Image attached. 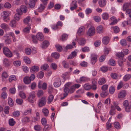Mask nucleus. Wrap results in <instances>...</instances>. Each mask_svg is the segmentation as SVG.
<instances>
[{
	"instance_id": "obj_1",
	"label": "nucleus",
	"mask_w": 131,
	"mask_h": 131,
	"mask_svg": "<svg viewBox=\"0 0 131 131\" xmlns=\"http://www.w3.org/2000/svg\"><path fill=\"white\" fill-rule=\"evenodd\" d=\"M3 53L7 57L9 58L12 57L13 53L8 48L5 47L3 48Z\"/></svg>"
},
{
	"instance_id": "obj_2",
	"label": "nucleus",
	"mask_w": 131,
	"mask_h": 131,
	"mask_svg": "<svg viewBox=\"0 0 131 131\" xmlns=\"http://www.w3.org/2000/svg\"><path fill=\"white\" fill-rule=\"evenodd\" d=\"M46 103V99L45 97H43L39 100L38 101V106L40 107L44 106Z\"/></svg>"
},
{
	"instance_id": "obj_3",
	"label": "nucleus",
	"mask_w": 131,
	"mask_h": 131,
	"mask_svg": "<svg viewBox=\"0 0 131 131\" xmlns=\"http://www.w3.org/2000/svg\"><path fill=\"white\" fill-rule=\"evenodd\" d=\"M127 94L126 91L125 90H122L118 94V97L119 98H124Z\"/></svg>"
},
{
	"instance_id": "obj_4",
	"label": "nucleus",
	"mask_w": 131,
	"mask_h": 131,
	"mask_svg": "<svg viewBox=\"0 0 131 131\" xmlns=\"http://www.w3.org/2000/svg\"><path fill=\"white\" fill-rule=\"evenodd\" d=\"M97 56L95 54L91 55V61L92 64H94L97 60Z\"/></svg>"
},
{
	"instance_id": "obj_5",
	"label": "nucleus",
	"mask_w": 131,
	"mask_h": 131,
	"mask_svg": "<svg viewBox=\"0 0 131 131\" xmlns=\"http://www.w3.org/2000/svg\"><path fill=\"white\" fill-rule=\"evenodd\" d=\"M61 83L60 79L57 78L56 79L55 81L54 82L53 85L55 87L58 88L60 86Z\"/></svg>"
},
{
	"instance_id": "obj_6",
	"label": "nucleus",
	"mask_w": 131,
	"mask_h": 131,
	"mask_svg": "<svg viewBox=\"0 0 131 131\" xmlns=\"http://www.w3.org/2000/svg\"><path fill=\"white\" fill-rule=\"evenodd\" d=\"M95 31V30L94 27L90 28L89 29L87 34L89 36H92L94 34Z\"/></svg>"
},
{
	"instance_id": "obj_7",
	"label": "nucleus",
	"mask_w": 131,
	"mask_h": 131,
	"mask_svg": "<svg viewBox=\"0 0 131 131\" xmlns=\"http://www.w3.org/2000/svg\"><path fill=\"white\" fill-rule=\"evenodd\" d=\"M64 92L63 96L61 98V100L64 99L68 95V93L69 92L68 88L66 86L65 87L64 89Z\"/></svg>"
},
{
	"instance_id": "obj_8",
	"label": "nucleus",
	"mask_w": 131,
	"mask_h": 131,
	"mask_svg": "<svg viewBox=\"0 0 131 131\" xmlns=\"http://www.w3.org/2000/svg\"><path fill=\"white\" fill-rule=\"evenodd\" d=\"M107 1L106 0H99V4L101 7H105Z\"/></svg>"
},
{
	"instance_id": "obj_9",
	"label": "nucleus",
	"mask_w": 131,
	"mask_h": 131,
	"mask_svg": "<svg viewBox=\"0 0 131 131\" xmlns=\"http://www.w3.org/2000/svg\"><path fill=\"white\" fill-rule=\"evenodd\" d=\"M37 39L40 41H42L44 39L43 35L41 33H38L36 36Z\"/></svg>"
},
{
	"instance_id": "obj_10",
	"label": "nucleus",
	"mask_w": 131,
	"mask_h": 131,
	"mask_svg": "<svg viewBox=\"0 0 131 131\" xmlns=\"http://www.w3.org/2000/svg\"><path fill=\"white\" fill-rule=\"evenodd\" d=\"M47 5H45L44 4H40L38 10L39 12H41L44 10Z\"/></svg>"
},
{
	"instance_id": "obj_11",
	"label": "nucleus",
	"mask_w": 131,
	"mask_h": 131,
	"mask_svg": "<svg viewBox=\"0 0 131 131\" xmlns=\"http://www.w3.org/2000/svg\"><path fill=\"white\" fill-rule=\"evenodd\" d=\"M37 0H30L29 2V7L31 8H33L35 6L36 2Z\"/></svg>"
},
{
	"instance_id": "obj_12",
	"label": "nucleus",
	"mask_w": 131,
	"mask_h": 131,
	"mask_svg": "<svg viewBox=\"0 0 131 131\" xmlns=\"http://www.w3.org/2000/svg\"><path fill=\"white\" fill-rule=\"evenodd\" d=\"M77 2L76 1H72L71 4V5L72 6L70 8L71 10H73L77 8Z\"/></svg>"
},
{
	"instance_id": "obj_13",
	"label": "nucleus",
	"mask_w": 131,
	"mask_h": 131,
	"mask_svg": "<svg viewBox=\"0 0 131 131\" xmlns=\"http://www.w3.org/2000/svg\"><path fill=\"white\" fill-rule=\"evenodd\" d=\"M111 23L110 24L111 25H114L117 23V21L116 18L114 16L110 18Z\"/></svg>"
},
{
	"instance_id": "obj_14",
	"label": "nucleus",
	"mask_w": 131,
	"mask_h": 131,
	"mask_svg": "<svg viewBox=\"0 0 131 131\" xmlns=\"http://www.w3.org/2000/svg\"><path fill=\"white\" fill-rule=\"evenodd\" d=\"M110 40L109 38L107 36L104 37L103 38L102 42L104 45H106L108 44Z\"/></svg>"
},
{
	"instance_id": "obj_15",
	"label": "nucleus",
	"mask_w": 131,
	"mask_h": 131,
	"mask_svg": "<svg viewBox=\"0 0 131 131\" xmlns=\"http://www.w3.org/2000/svg\"><path fill=\"white\" fill-rule=\"evenodd\" d=\"M39 68L38 67L34 66L30 68V71L32 72H35L39 71Z\"/></svg>"
},
{
	"instance_id": "obj_16",
	"label": "nucleus",
	"mask_w": 131,
	"mask_h": 131,
	"mask_svg": "<svg viewBox=\"0 0 131 131\" xmlns=\"http://www.w3.org/2000/svg\"><path fill=\"white\" fill-rule=\"evenodd\" d=\"M4 37L6 38L5 41V43L6 45H9L11 43L12 41L9 36H4Z\"/></svg>"
},
{
	"instance_id": "obj_17",
	"label": "nucleus",
	"mask_w": 131,
	"mask_h": 131,
	"mask_svg": "<svg viewBox=\"0 0 131 131\" xmlns=\"http://www.w3.org/2000/svg\"><path fill=\"white\" fill-rule=\"evenodd\" d=\"M3 65L5 67H8L10 66V63L9 60L7 59H4L3 62Z\"/></svg>"
},
{
	"instance_id": "obj_18",
	"label": "nucleus",
	"mask_w": 131,
	"mask_h": 131,
	"mask_svg": "<svg viewBox=\"0 0 131 131\" xmlns=\"http://www.w3.org/2000/svg\"><path fill=\"white\" fill-rule=\"evenodd\" d=\"M10 13V12L9 11H4L3 12V16L4 18V20L5 21H7L5 19L8 16Z\"/></svg>"
},
{
	"instance_id": "obj_19",
	"label": "nucleus",
	"mask_w": 131,
	"mask_h": 131,
	"mask_svg": "<svg viewBox=\"0 0 131 131\" xmlns=\"http://www.w3.org/2000/svg\"><path fill=\"white\" fill-rule=\"evenodd\" d=\"M111 28L113 29L114 32L115 33H117L120 31V29L117 26L112 27H111Z\"/></svg>"
},
{
	"instance_id": "obj_20",
	"label": "nucleus",
	"mask_w": 131,
	"mask_h": 131,
	"mask_svg": "<svg viewBox=\"0 0 131 131\" xmlns=\"http://www.w3.org/2000/svg\"><path fill=\"white\" fill-rule=\"evenodd\" d=\"M106 82L105 79L104 78L100 79L98 81V84L100 85H102L105 83Z\"/></svg>"
},
{
	"instance_id": "obj_21",
	"label": "nucleus",
	"mask_w": 131,
	"mask_h": 131,
	"mask_svg": "<svg viewBox=\"0 0 131 131\" xmlns=\"http://www.w3.org/2000/svg\"><path fill=\"white\" fill-rule=\"evenodd\" d=\"M49 44V42L48 41L45 40L43 42L42 48L43 49L46 48L48 46Z\"/></svg>"
},
{
	"instance_id": "obj_22",
	"label": "nucleus",
	"mask_w": 131,
	"mask_h": 131,
	"mask_svg": "<svg viewBox=\"0 0 131 131\" xmlns=\"http://www.w3.org/2000/svg\"><path fill=\"white\" fill-rule=\"evenodd\" d=\"M77 56V52L74 51L72 52L71 54L70 55L68 58V59H71Z\"/></svg>"
},
{
	"instance_id": "obj_23",
	"label": "nucleus",
	"mask_w": 131,
	"mask_h": 131,
	"mask_svg": "<svg viewBox=\"0 0 131 131\" xmlns=\"http://www.w3.org/2000/svg\"><path fill=\"white\" fill-rule=\"evenodd\" d=\"M98 33L101 34L103 32V28L102 26H98L96 29Z\"/></svg>"
},
{
	"instance_id": "obj_24",
	"label": "nucleus",
	"mask_w": 131,
	"mask_h": 131,
	"mask_svg": "<svg viewBox=\"0 0 131 131\" xmlns=\"http://www.w3.org/2000/svg\"><path fill=\"white\" fill-rule=\"evenodd\" d=\"M51 125L47 124L45 125L43 130V131H49L51 129Z\"/></svg>"
},
{
	"instance_id": "obj_25",
	"label": "nucleus",
	"mask_w": 131,
	"mask_h": 131,
	"mask_svg": "<svg viewBox=\"0 0 131 131\" xmlns=\"http://www.w3.org/2000/svg\"><path fill=\"white\" fill-rule=\"evenodd\" d=\"M24 81L26 84H28L31 82L29 77H26L24 79Z\"/></svg>"
},
{
	"instance_id": "obj_26",
	"label": "nucleus",
	"mask_w": 131,
	"mask_h": 131,
	"mask_svg": "<svg viewBox=\"0 0 131 131\" xmlns=\"http://www.w3.org/2000/svg\"><path fill=\"white\" fill-rule=\"evenodd\" d=\"M131 76L130 74H126L124 77L123 80L124 81H126L129 80L131 78Z\"/></svg>"
},
{
	"instance_id": "obj_27",
	"label": "nucleus",
	"mask_w": 131,
	"mask_h": 131,
	"mask_svg": "<svg viewBox=\"0 0 131 131\" xmlns=\"http://www.w3.org/2000/svg\"><path fill=\"white\" fill-rule=\"evenodd\" d=\"M51 56L52 57L56 59H58L60 57V54L58 53L55 52L52 53Z\"/></svg>"
},
{
	"instance_id": "obj_28",
	"label": "nucleus",
	"mask_w": 131,
	"mask_h": 131,
	"mask_svg": "<svg viewBox=\"0 0 131 131\" xmlns=\"http://www.w3.org/2000/svg\"><path fill=\"white\" fill-rule=\"evenodd\" d=\"M20 8L24 13H25L27 11L28 9L27 7L24 5H22L21 6Z\"/></svg>"
},
{
	"instance_id": "obj_29",
	"label": "nucleus",
	"mask_w": 131,
	"mask_h": 131,
	"mask_svg": "<svg viewBox=\"0 0 131 131\" xmlns=\"http://www.w3.org/2000/svg\"><path fill=\"white\" fill-rule=\"evenodd\" d=\"M85 40L83 38L80 39L78 41V43L81 45L83 46L85 43Z\"/></svg>"
},
{
	"instance_id": "obj_30",
	"label": "nucleus",
	"mask_w": 131,
	"mask_h": 131,
	"mask_svg": "<svg viewBox=\"0 0 131 131\" xmlns=\"http://www.w3.org/2000/svg\"><path fill=\"white\" fill-rule=\"evenodd\" d=\"M115 110L114 106H111V110L110 111V114L111 115H113L115 114Z\"/></svg>"
},
{
	"instance_id": "obj_31",
	"label": "nucleus",
	"mask_w": 131,
	"mask_h": 131,
	"mask_svg": "<svg viewBox=\"0 0 131 131\" xmlns=\"http://www.w3.org/2000/svg\"><path fill=\"white\" fill-rule=\"evenodd\" d=\"M15 123V122L13 118H10L9 119V125L13 126L14 125Z\"/></svg>"
},
{
	"instance_id": "obj_32",
	"label": "nucleus",
	"mask_w": 131,
	"mask_h": 131,
	"mask_svg": "<svg viewBox=\"0 0 131 131\" xmlns=\"http://www.w3.org/2000/svg\"><path fill=\"white\" fill-rule=\"evenodd\" d=\"M44 75V72L42 71H40L38 73L37 77L38 78L41 79L43 78Z\"/></svg>"
},
{
	"instance_id": "obj_33",
	"label": "nucleus",
	"mask_w": 131,
	"mask_h": 131,
	"mask_svg": "<svg viewBox=\"0 0 131 131\" xmlns=\"http://www.w3.org/2000/svg\"><path fill=\"white\" fill-rule=\"evenodd\" d=\"M130 4L128 3H124L123 5V10L124 11L126 9L129 7Z\"/></svg>"
},
{
	"instance_id": "obj_34",
	"label": "nucleus",
	"mask_w": 131,
	"mask_h": 131,
	"mask_svg": "<svg viewBox=\"0 0 131 131\" xmlns=\"http://www.w3.org/2000/svg\"><path fill=\"white\" fill-rule=\"evenodd\" d=\"M88 80V79L86 77H82L80 78V81L81 82H86Z\"/></svg>"
},
{
	"instance_id": "obj_35",
	"label": "nucleus",
	"mask_w": 131,
	"mask_h": 131,
	"mask_svg": "<svg viewBox=\"0 0 131 131\" xmlns=\"http://www.w3.org/2000/svg\"><path fill=\"white\" fill-rule=\"evenodd\" d=\"M32 109L29 108L28 109L25 110L24 111V114L25 115H27L31 114Z\"/></svg>"
},
{
	"instance_id": "obj_36",
	"label": "nucleus",
	"mask_w": 131,
	"mask_h": 131,
	"mask_svg": "<svg viewBox=\"0 0 131 131\" xmlns=\"http://www.w3.org/2000/svg\"><path fill=\"white\" fill-rule=\"evenodd\" d=\"M23 60L25 63L28 64H30L31 63V61L29 58L27 57H24Z\"/></svg>"
},
{
	"instance_id": "obj_37",
	"label": "nucleus",
	"mask_w": 131,
	"mask_h": 131,
	"mask_svg": "<svg viewBox=\"0 0 131 131\" xmlns=\"http://www.w3.org/2000/svg\"><path fill=\"white\" fill-rule=\"evenodd\" d=\"M42 112L45 116H47L48 115L49 111L46 108H43L42 110Z\"/></svg>"
},
{
	"instance_id": "obj_38",
	"label": "nucleus",
	"mask_w": 131,
	"mask_h": 131,
	"mask_svg": "<svg viewBox=\"0 0 131 131\" xmlns=\"http://www.w3.org/2000/svg\"><path fill=\"white\" fill-rule=\"evenodd\" d=\"M8 104L10 106H13L14 105V102L12 99L9 97L8 99Z\"/></svg>"
},
{
	"instance_id": "obj_39",
	"label": "nucleus",
	"mask_w": 131,
	"mask_h": 131,
	"mask_svg": "<svg viewBox=\"0 0 131 131\" xmlns=\"http://www.w3.org/2000/svg\"><path fill=\"white\" fill-rule=\"evenodd\" d=\"M19 95L21 98L23 99H25L26 98V94L22 92H20L19 93Z\"/></svg>"
},
{
	"instance_id": "obj_40",
	"label": "nucleus",
	"mask_w": 131,
	"mask_h": 131,
	"mask_svg": "<svg viewBox=\"0 0 131 131\" xmlns=\"http://www.w3.org/2000/svg\"><path fill=\"white\" fill-rule=\"evenodd\" d=\"M102 18L104 20H107L109 18L108 14L107 13H104L102 15Z\"/></svg>"
},
{
	"instance_id": "obj_41",
	"label": "nucleus",
	"mask_w": 131,
	"mask_h": 131,
	"mask_svg": "<svg viewBox=\"0 0 131 131\" xmlns=\"http://www.w3.org/2000/svg\"><path fill=\"white\" fill-rule=\"evenodd\" d=\"M114 127L117 129H119L121 128V126L119 123L117 122H116L114 123Z\"/></svg>"
},
{
	"instance_id": "obj_42",
	"label": "nucleus",
	"mask_w": 131,
	"mask_h": 131,
	"mask_svg": "<svg viewBox=\"0 0 131 131\" xmlns=\"http://www.w3.org/2000/svg\"><path fill=\"white\" fill-rule=\"evenodd\" d=\"M53 96L52 95H50L48 98V103L49 104L51 103L53 101Z\"/></svg>"
},
{
	"instance_id": "obj_43",
	"label": "nucleus",
	"mask_w": 131,
	"mask_h": 131,
	"mask_svg": "<svg viewBox=\"0 0 131 131\" xmlns=\"http://www.w3.org/2000/svg\"><path fill=\"white\" fill-rule=\"evenodd\" d=\"M30 121L29 118L27 117H25L23 118L22 119V121L23 123L28 122Z\"/></svg>"
},
{
	"instance_id": "obj_44",
	"label": "nucleus",
	"mask_w": 131,
	"mask_h": 131,
	"mask_svg": "<svg viewBox=\"0 0 131 131\" xmlns=\"http://www.w3.org/2000/svg\"><path fill=\"white\" fill-rule=\"evenodd\" d=\"M16 80V77L14 75L10 76L9 78V80L10 82H12L13 81H15Z\"/></svg>"
},
{
	"instance_id": "obj_45",
	"label": "nucleus",
	"mask_w": 131,
	"mask_h": 131,
	"mask_svg": "<svg viewBox=\"0 0 131 131\" xmlns=\"http://www.w3.org/2000/svg\"><path fill=\"white\" fill-rule=\"evenodd\" d=\"M40 120V114L38 112H37L36 113V116L34 117V121H39Z\"/></svg>"
},
{
	"instance_id": "obj_46",
	"label": "nucleus",
	"mask_w": 131,
	"mask_h": 131,
	"mask_svg": "<svg viewBox=\"0 0 131 131\" xmlns=\"http://www.w3.org/2000/svg\"><path fill=\"white\" fill-rule=\"evenodd\" d=\"M83 87L86 90H89L91 88V86L88 84H84Z\"/></svg>"
},
{
	"instance_id": "obj_47",
	"label": "nucleus",
	"mask_w": 131,
	"mask_h": 131,
	"mask_svg": "<svg viewBox=\"0 0 131 131\" xmlns=\"http://www.w3.org/2000/svg\"><path fill=\"white\" fill-rule=\"evenodd\" d=\"M34 128L35 130L37 131H40L42 129V127L39 125L35 126Z\"/></svg>"
},
{
	"instance_id": "obj_48",
	"label": "nucleus",
	"mask_w": 131,
	"mask_h": 131,
	"mask_svg": "<svg viewBox=\"0 0 131 131\" xmlns=\"http://www.w3.org/2000/svg\"><path fill=\"white\" fill-rule=\"evenodd\" d=\"M111 120L109 119L106 123L107 128V129H108L111 128L112 125L110 123Z\"/></svg>"
},
{
	"instance_id": "obj_49",
	"label": "nucleus",
	"mask_w": 131,
	"mask_h": 131,
	"mask_svg": "<svg viewBox=\"0 0 131 131\" xmlns=\"http://www.w3.org/2000/svg\"><path fill=\"white\" fill-rule=\"evenodd\" d=\"M68 35L67 34H64L62 35L61 39L63 41H65L67 39Z\"/></svg>"
},
{
	"instance_id": "obj_50",
	"label": "nucleus",
	"mask_w": 131,
	"mask_h": 131,
	"mask_svg": "<svg viewBox=\"0 0 131 131\" xmlns=\"http://www.w3.org/2000/svg\"><path fill=\"white\" fill-rule=\"evenodd\" d=\"M116 56L119 58H123L124 57V55L123 52H121L117 53L116 54Z\"/></svg>"
},
{
	"instance_id": "obj_51",
	"label": "nucleus",
	"mask_w": 131,
	"mask_h": 131,
	"mask_svg": "<svg viewBox=\"0 0 131 131\" xmlns=\"http://www.w3.org/2000/svg\"><path fill=\"white\" fill-rule=\"evenodd\" d=\"M10 108L8 106H6L4 109V112L6 114H8L9 113V110Z\"/></svg>"
},
{
	"instance_id": "obj_52",
	"label": "nucleus",
	"mask_w": 131,
	"mask_h": 131,
	"mask_svg": "<svg viewBox=\"0 0 131 131\" xmlns=\"http://www.w3.org/2000/svg\"><path fill=\"white\" fill-rule=\"evenodd\" d=\"M10 25L12 27H15L16 26V21L14 20H12L10 22Z\"/></svg>"
},
{
	"instance_id": "obj_53",
	"label": "nucleus",
	"mask_w": 131,
	"mask_h": 131,
	"mask_svg": "<svg viewBox=\"0 0 131 131\" xmlns=\"http://www.w3.org/2000/svg\"><path fill=\"white\" fill-rule=\"evenodd\" d=\"M20 112L18 111H15L13 113V115L15 117H18L20 115Z\"/></svg>"
},
{
	"instance_id": "obj_54",
	"label": "nucleus",
	"mask_w": 131,
	"mask_h": 131,
	"mask_svg": "<svg viewBox=\"0 0 131 131\" xmlns=\"http://www.w3.org/2000/svg\"><path fill=\"white\" fill-rule=\"evenodd\" d=\"M1 27L3 29H6L8 28V25L5 23H3L1 24Z\"/></svg>"
},
{
	"instance_id": "obj_55",
	"label": "nucleus",
	"mask_w": 131,
	"mask_h": 131,
	"mask_svg": "<svg viewBox=\"0 0 131 131\" xmlns=\"http://www.w3.org/2000/svg\"><path fill=\"white\" fill-rule=\"evenodd\" d=\"M120 43L121 44L122 46H125L127 45V43L125 40L122 39L120 41Z\"/></svg>"
},
{
	"instance_id": "obj_56",
	"label": "nucleus",
	"mask_w": 131,
	"mask_h": 131,
	"mask_svg": "<svg viewBox=\"0 0 131 131\" xmlns=\"http://www.w3.org/2000/svg\"><path fill=\"white\" fill-rule=\"evenodd\" d=\"M30 19V16H28L23 21L25 24H27L29 22Z\"/></svg>"
},
{
	"instance_id": "obj_57",
	"label": "nucleus",
	"mask_w": 131,
	"mask_h": 131,
	"mask_svg": "<svg viewBox=\"0 0 131 131\" xmlns=\"http://www.w3.org/2000/svg\"><path fill=\"white\" fill-rule=\"evenodd\" d=\"M101 70L103 72H105L108 70V69L107 67L103 66L101 68Z\"/></svg>"
},
{
	"instance_id": "obj_58",
	"label": "nucleus",
	"mask_w": 131,
	"mask_h": 131,
	"mask_svg": "<svg viewBox=\"0 0 131 131\" xmlns=\"http://www.w3.org/2000/svg\"><path fill=\"white\" fill-rule=\"evenodd\" d=\"M16 103L18 104L21 105L23 103V100L21 99H17L16 100Z\"/></svg>"
},
{
	"instance_id": "obj_59",
	"label": "nucleus",
	"mask_w": 131,
	"mask_h": 131,
	"mask_svg": "<svg viewBox=\"0 0 131 131\" xmlns=\"http://www.w3.org/2000/svg\"><path fill=\"white\" fill-rule=\"evenodd\" d=\"M25 51L27 55H29L31 53V50L30 48H26L25 50Z\"/></svg>"
},
{
	"instance_id": "obj_60",
	"label": "nucleus",
	"mask_w": 131,
	"mask_h": 131,
	"mask_svg": "<svg viewBox=\"0 0 131 131\" xmlns=\"http://www.w3.org/2000/svg\"><path fill=\"white\" fill-rule=\"evenodd\" d=\"M69 93H73L75 91V89L74 88V86H71L70 88L69 89Z\"/></svg>"
},
{
	"instance_id": "obj_61",
	"label": "nucleus",
	"mask_w": 131,
	"mask_h": 131,
	"mask_svg": "<svg viewBox=\"0 0 131 131\" xmlns=\"http://www.w3.org/2000/svg\"><path fill=\"white\" fill-rule=\"evenodd\" d=\"M32 39L33 42L35 43H38V39H37L36 37L34 35H32Z\"/></svg>"
},
{
	"instance_id": "obj_62",
	"label": "nucleus",
	"mask_w": 131,
	"mask_h": 131,
	"mask_svg": "<svg viewBox=\"0 0 131 131\" xmlns=\"http://www.w3.org/2000/svg\"><path fill=\"white\" fill-rule=\"evenodd\" d=\"M13 63L15 66L17 67L19 66L21 64V62L19 61H15Z\"/></svg>"
},
{
	"instance_id": "obj_63",
	"label": "nucleus",
	"mask_w": 131,
	"mask_h": 131,
	"mask_svg": "<svg viewBox=\"0 0 131 131\" xmlns=\"http://www.w3.org/2000/svg\"><path fill=\"white\" fill-rule=\"evenodd\" d=\"M90 50L89 48L88 47H85L82 49V50L83 52H88Z\"/></svg>"
},
{
	"instance_id": "obj_64",
	"label": "nucleus",
	"mask_w": 131,
	"mask_h": 131,
	"mask_svg": "<svg viewBox=\"0 0 131 131\" xmlns=\"http://www.w3.org/2000/svg\"><path fill=\"white\" fill-rule=\"evenodd\" d=\"M9 91L11 94H15L16 92V89L15 88H11L10 89Z\"/></svg>"
}]
</instances>
